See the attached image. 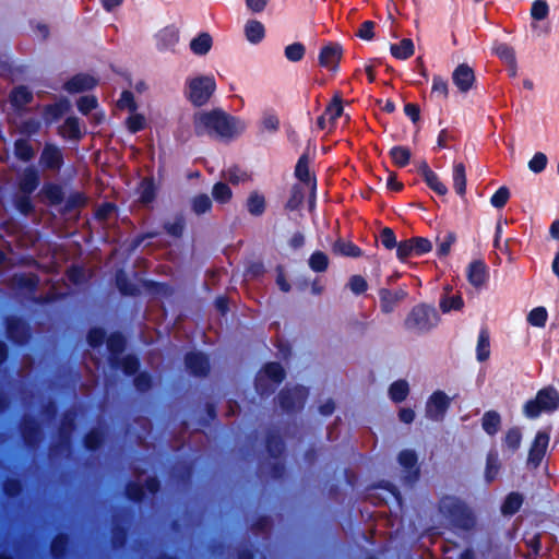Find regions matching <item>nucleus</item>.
I'll list each match as a JSON object with an SVG mask.
<instances>
[{
	"label": "nucleus",
	"instance_id": "56",
	"mask_svg": "<svg viewBox=\"0 0 559 559\" xmlns=\"http://www.w3.org/2000/svg\"><path fill=\"white\" fill-rule=\"evenodd\" d=\"M213 203L211 198L205 193H200L191 200V209L194 214L202 215L211 212Z\"/></svg>",
	"mask_w": 559,
	"mask_h": 559
},
{
	"label": "nucleus",
	"instance_id": "27",
	"mask_svg": "<svg viewBox=\"0 0 559 559\" xmlns=\"http://www.w3.org/2000/svg\"><path fill=\"white\" fill-rule=\"evenodd\" d=\"M156 47L159 51L173 49L179 41V32L175 26H166L156 36Z\"/></svg>",
	"mask_w": 559,
	"mask_h": 559
},
{
	"label": "nucleus",
	"instance_id": "25",
	"mask_svg": "<svg viewBox=\"0 0 559 559\" xmlns=\"http://www.w3.org/2000/svg\"><path fill=\"white\" fill-rule=\"evenodd\" d=\"M39 195L51 206L60 205L64 201L63 188L57 182L46 181L39 191Z\"/></svg>",
	"mask_w": 559,
	"mask_h": 559
},
{
	"label": "nucleus",
	"instance_id": "63",
	"mask_svg": "<svg viewBox=\"0 0 559 559\" xmlns=\"http://www.w3.org/2000/svg\"><path fill=\"white\" fill-rule=\"evenodd\" d=\"M153 377L147 371H139L133 376V385L140 393L148 392L153 386Z\"/></svg>",
	"mask_w": 559,
	"mask_h": 559
},
{
	"label": "nucleus",
	"instance_id": "52",
	"mask_svg": "<svg viewBox=\"0 0 559 559\" xmlns=\"http://www.w3.org/2000/svg\"><path fill=\"white\" fill-rule=\"evenodd\" d=\"M295 177L305 185L311 182L308 153H304L299 156L295 166Z\"/></svg>",
	"mask_w": 559,
	"mask_h": 559
},
{
	"label": "nucleus",
	"instance_id": "48",
	"mask_svg": "<svg viewBox=\"0 0 559 559\" xmlns=\"http://www.w3.org/2000/svg\"><path fill=\"white\" fill-rule=\"evenodd\" d=\"M129 527L123 523H115L111 527V545L115 549H121L127 545Z\"/></svg>",
	"mask_w": 559,
	"mask_h": 559
},
{
	"label": "nucleus",
	"instance_id": "38",
	"mask_svg": "<svg viewBox=\"0 0 559 559\" xmlns=\"http://www.w3.org/2000/svg\"><path fill=\"white\" fill-rule=\"evenodd\" d=\"M63 202L64 203L61 209V213L68 214L75 210L86 206V204L88 202V198L82 191H73L69 194V197L67 199H64Z\"/></svg>",
	"mask_w": 559,
	"mask_h": 559
},
{
	"label": "nucleus",
	"instance_id": "19",
	"mask_svg": "<svg viewBox=\"0 0 559 559\" xmlns=\"http://www.w3.org/2000/svg\"><path fill=\"white\" fill-rule=\"evenodd\" d=\"M407 297V292L399 288L394 292L388 288L379 290L380 308L383 313H391L396 308L397 304Z\"/></svg>",
	"mask_w": 559,
	"mask_h": 559
},
{
	"label": "nucleus",
	"instance_id": "57",
	"mask_svg": "<svg viewBox=\"0 0 559 559\" xmlns=\"http://www.w3.org/2000/svg\"><path fill=\"white\" fill-rule=\"evenodd\" d=\"M212 197L217 203L226 204L231 200L233 191L226 182L218 181L212 188Z\"/></svg>",
	"mask_w": 559,
	"mask_h": 559
},
{
	"label": "nucleus",
	"instance_id": "43",
	"mask_svg": "<svg viewBox=\"0 0 559 559\" xmlns=\"http://www.w3.org/2000/svg\"><path fill=\"white\" fill-rule=\"evenodd\" d=\"M390 51L394 58L406 60L415 52L414 43L411 38H403L399 44H392Z\"/></svg>",
	"mask_w": 559,
	"mask_h": 559
},
{
	"label": "nucleus",
	"instance_id": "59",
	"mask_svg": "<svg viewBox=\"0 0 559 559\" xmlns=\"http://www.w3.org/2000/svg\"><path fill=\"white\" fill-rule=\"evenodd\" d=\"M500 471V462L497 453H488L486 459L485 479L488 484L492 483Z\"/></svg>",
	"mask_w": 559,
	"mask_h": 559
},
{
	"label": "nucleus",
	"instance_id": "53",
	"mask_svg": "<svg viewBox=\"0 0 559 559\" xmlns=\"http://www.w3.org/2000/svg\"><path fill=\"white\" fill-rule=\"evenodd\" d=\"M329 263L328 254L320 250L312 252L308 260L309 267L317 273L325 272L329 267Z\"/></svg>",
	"mask_w": 559,
	"mask_h": 559
},
{
	"label": "nucleus",
	"instance_id": "47",
	"mask_svg": "<svg viewBox=\"0 0 559 559\" xmlns=\"http://www.w3.org/2000/svg\"><path fill=\"white\" fill-rule=\"evenodd\" d=\"M389 156L396 167L403 168L409 164L412 152L407 146L395 145L389 151Z\"/></svg>",
	"mask_w": 559,
	"mask_h": 559
},
{
	"label": "nucleus",
	"instance_id": "29",
	"mask_svg": "<svg viewBox=\"0 0 559 559\" xmlns=\"http://www.w3.org/2000/svg\"><path fill=\"white\" fill-rule=\"evenodd\" d=\"M493 53L512 70L511 75L516 74V56L512 46L507 43H498L493 47Z\"/></svg>",
	"mask_w": 559,
	"mask_h": 559
},
{
	"label": "nucleus",
	"instance_id": "37",
	"mask_svg": "<svg viewBox=\"0 0 559 559\" xmlns=\"http://www.w3.org/2000/svg\"><path fill=\"white\" fill-rule=\"evenodd\" d=\"M59 134L69 140H80L82 131L79 118L74 116L67 117L63 124L59 128Z\"/></svg>",
	"mask_w": 559,
	"mask_h": 559
},
{
	"label": "nucleus",
	"instance_id": "23",
	"mask_svg": "<svg viewBox=\"0 0 559 559\" xmlns=\"http://www.w3.org/2000/svg\"><path fill=\"white\" fill-rule=\"evenodd\" d=\"M466 275L469 284L479 288L488 281V267L483 260H474L468 264Z\"/></svg>",
	"mask_w": 559,
	"mask_h": 559
},
{
	"label": "nucleus",
	"instance_id": "55",
	"mask_svg": "<svg viewBox=\"0 0 559 559\" xmlns=\"http://www.w3.org/2000/svg\"><path fill=\"white\" fill-rule=\"evenodd\" d=\"M278 385H275L272 381L258 372L254 378V390L261 397H269L273 394Z\"/></svg>",
	"mask_w": 559,
	"mask_h": 559
},
{
	"label": "nucleus",
	"instance_id": "26",
	"mask_svg": "<svg viewBox=\"0 0 559 559\" xmlns=\"http://www.w3.org/2000/svg\"><path fill=\"white\" fill-rule=\"evenodd\" d=\"M115 285L122 296L136 297L141 294L139 286L130 281L123 269H118L116 271Z\"/></svg>",
	"mask_w": 559,
	"mask_h": 559
},
{
	"label": "nucleus",
	"instance_id": "13",
	"mask_svg": "<svg viewBox=\"0 0 559 559\" xmlns=\"http://www.w3.org/2000/svg\"><path fill=\"white\" fill-rule=\"evenodd\" d=\"M549 433L546 431H537L535 438L531 444L528 456H527V466L531 468H537L542 464L543 459L545 457L548 444H549Z\"/></svg>",
	"mask_w": 559,
	"mask_h": 559
},
{
	"label": "nucleus",
	"instance_id": "41",
	"mask_svg": "<svg viewBox=\"0 0 559 559\" xmlns=\"http://www.w3.org/2000/svg\"><path fill=\"white\" fill-rule=\"evenodd\" d=\"M213 45L212 36L209 33H200L190 41V49L197 56L206 55Z\"/></svg>",
	"mask_w": 559,
	"mask_h": 559
},
{
	"label": "nucleus",
	"instance_id": "36",
	"mask_svg": "<svg viewBox=\"0 0 559 559\" xmlns=\"http://www.w3.org/2000/svg\"><path fill=\"white\" fill-rule=\"evenodd\" d=\"M83 447L88 452H96L105 442V433L99 428H91L83 437Z\"/></svg>",
	"mask_w": 559,
	"mask_h": 559
},
{
	"label": "nucleus",
	"instance_id": "17",
	"mask_svg": "<svg viewBox=\"0 0 559 559\" xmlns=\"http://www.w3.org/2000/svg\"><path fill=\"white\" fill-rule=\"evenodd\" d=\"M452 81L457 90L465 94L472 90L476 81L475 72L467 63H461L454 69Z\"/></svg>",
	"mask_w": 559,
	"mask_h": 559
},
{
	"label": "nucleus",
	"instance_id": "12",
	"mask_svg": "<svg viewBox=\"0 0 559 559\" xmlns=\"http://www.w3.org/2000/svg\"><path fill=\"white\" fill-rule=\"evenodd\" d=\"M451 400L443 391L433 392L426 403V416L435 421L444 419Z\"/></svg>",
	"mask_w": 559,
	"mask_h": 559
},
{
	"label": "nucleus",
	"instance_id": "34",
	"mask_svg": "<svg viewBox=\"0 0 559 559\" xmlns=\"http://www.w3.org/2000/svg\"><path fill=\"white\" fill-rule=\"evenodd\" d=\"M246 209L254 217L262 216L266 210L265 197L258 191L250 192L246 201Z\"/></svg>",
	"mask_w": 559,
	"mask_h": 559
},
{
	"label": "nucleus",
	"instance_id": "18",
	"mask_svg": "<svg viewBox=\"0 0 559 559\" xmlns=\"http://www.w3.org/2000/svg\"><path fill=\"white\" fill-rule=\"evenodd\" d=\"M71 109L70 100L66 97H61L59 100L47 104L43 108V120L47 126L57 122Z\"/></svg>",
	"mask_w": 559,
	"mask_h": 559
},
{
	"label": "nucleus",
	"instance_id": "51",
	"mask_svg": "<svg viewBox=\"0 0 559 559\" xmlns=\"http://www.w3.org/2000/svg\"><path fill=\"white\" fill-rule=\"evenodd\" d=\"M409 393V385L405 380H396L389 388L390 399L394 403H401L406 400Z\"/></svg>",
	"mask_w": 559,
	"mask_h": 559
},
{
	"label": "nucleus",
	"instance_id": "64",
	"mask_svg": "<svg viewBox=\"0 0 559 559\" xmlns=\"http://www.w3.org/2000/svg\"><path fill=\"white\" fill-rule=\"evenodd\" d=\"M13 202L17 212L22 215L28 216L35 211V205L31 199V194H17Z\"/></svg>",
	"mask_w": 559,
	"mask_h": 559
},
{
	"label": "nucleus",
	"instance_id": "33",
	"mask_svg": "<svg viewBox=\"0 0 559 559\" xmlns=\"http://www.w3.org/2000/svg\"><path fill=\"white\" fill-rule=\"evenodd\" d=\"M259 372L275 385H280L286 378V371L278 361L265 362Z\"/></svg>",
	"mask_w": 559,
	"mask_h": 559
},
{
	"label": "nucleus",
	"instance_id": "35",
	"mask_svg": "<svg viewBox=\"0 0 559 559\" xmlns=\"http://www.w3.org/2000/svg\"><path fill=\"white\" fill-rule=\"evenodd\" d=\"M157 195V188L153 177H145L140 182L139 187V202L142 204H150L155 201Z\"/></svg>",
	"mask_w": 559,
	"mask_h": 559
},
{
	"label": "nucleus",
	"instance_id": "61",
	"mask_svg": "<svg viewBox=\"0 0 559 559\" xmlns=\"http://www.w3.org/2000/svg\"><path fill=\"white\" fill-rule=\"evenodd\" d=\"M107 337L104 328L93 326L87 331L86 342L92 348H98L106 342Z\"/></svg>",
	"mask_w": 559,
	"mask_h": 559
},
{
	"label": "nucleus",
	"instance_id": "11",
	"mask_svg": "<svg viewBox=\"0 0 559 559\" xmlns=\"http://www.w3.org/2000/svg\"><path fill=\"white\" fill-rule=\"evenodd\" d=\"M20 433L25 447H27L28 449H35L40 440V423L35 416H23L20 425Z\"/></svg>",
	"mask_w": 559,
	"mask_h": 559
},
{
	"label": "nucleus",
	"instance_id": "54",
	"mask_svg": "<svg viewBox=\"0 0 559 559\" xmlns=\"http://www.w3.org/2000/svg\"><path fill=\"white\" fill-rule=\"evenodd\" d=\"M304 200V188L300 185L295 183L290 189L289 198L285 204V209L290 212L297 211L302 205Z\"/></svg>",
	"mask_w": 559,
	"mask_h": 559
},
{
	"label": "nucleus",
	"instance_id": "44",
	"mask_svg": "<svg viewBox=\"0 0 559 559\" xmlns=\"http://www.w3.org/2000/svg\"><path fill=\"white\" fill-rule=\"evenodd\" d=\"M523 496L519 492L512 491L507 495L501 504V513L503 515H514L523 504Z\"/></svg>",
	"mask_w": 559,
	"mask_h": 559
},
{
	"label": "nucleus",
	"instance_id": "10",
	"mask_svg": "<svg viewBox=\"0 0 559 559\" xmlns=\"http://www.w3.org/2000/svg\"><path fill=\"white\" fill-rule=\"evenodd\" d=\"M185 366L190 374L199 378H205L211 371L209 356L200 350H191L185 355Z\"/></svg>",
	"mask_w": 559,
	"mask_h": 559
},
{
	"label": "nucleus",
	"instance_id": "6",
	"mask_svg": "<svg viewBox=\"0 0 559 559\" xmlns=\"http://www.w3.org/2000/svg\"><path fill=\"white\" fill-rule=\"evenodd\" d=\"M308 395L309 390L305 385L285 386L277 394L278 405L283 412L295 414L304 409Z\"/></svg>",
	"mask_w": 559,
	"mask_h": 559
},
{
	"label": "nucleus",
	"instance_id": "32",
	"mask_svg": "<svg viewBox=\"0 0 559 559\" xmlns=\"http://www.w3.org/2000/svg\"><path fill=\"white\" fill-rule=\"evenodd\" d=\"M10 103L15 109L31 104L34 99L32 91L25 85H19L12 88L10 92Z\"/></svg>",
	"mask_w": 559,
	"mask_h": 559
},
{
	"label": "nucleus",
	"instance_id": "60",
	"mask_svg": "<svg viewBox=\"0 0 559 559\" xmlns=\"http://www.w3.org/2000/svg\"><path fill=\"white\" fill-rule=\"evenodd\" d=\"M142 286L146 289L147 293L152 295H162L168 296L171 294V287L168 283L157 282L153 280H143Z\"/></svg>",
	"mask_w": 559,
	"mask_h": 559
},
{
	"label": "nucleus",
	"instance_id": "15",
	"mask_svg": "<svg viewBox=\"0 0 559 559\" xmlns=\"http://www.w3.org/2000/svg\"><path fill=\"white\" fill-rule=\"evenodd\" d=\"M342 57V46L338 43H329L320 49L318 60L320 67L337 72Z\"/></svg>",
	"mask_w": 559,
	"mask_h": 559
},
{
	"label": "nucleus",
	"instance_id": "3",
	"mask_svg": "<svg viewBox=\"0 0 559 559\" xmlns=\"http://www.w3.org/2000/svg\"><path fill=\"white\" fill-rule=\"evenodd\" d=\"M439 322V314L433 306L419 304L414 306L404 320V328L416 334H424Z\"/></svg>",
	"mask_w": 559,
	"mask_h": 559
},
{
	"label": "nucleus",
	"instance_id": "46",
	"mask_svg": "<svg viewBox=\"0 0 559 559\" xmlns=\"http://www.w3.org/2000/svg\"><path fill=\"white\" fill-rule=\"evenodd\" d=\"M501 426V417L497 411H487L481 418V427L489 436H495Z\"/></svg>",
	"mask_w": 559,
	"mask_h": 559
},
{
	"label": "nucleus",
	"instance_id": "30",
	"mask_svg": "<svg viewBox=\"0 0 559 559\" xmlns=\"http://www.w3.org/2000/svg\"><path fill=\"white\" fill-rule=\"evenodd\" d=\"M265 449L267 454L273 459H278L284 450H285V443L276 430H270L265 436Z\"/></svg>",
	"mask_w": 559,
	"mask_h": 559
},
{
	"label": "nucleus",
	"instance_id": "42",
	"mask_svg": "<svg viewBox=\"0 0 559 559\" xmlns=\"http://www.w3.org/2000/svg\"><path fill=\"white\" fill-rule=\"evenodd\" d=\"M453 188L460 197L466 193V169L463 163H455L452 171Z\"/></svg>",
	"mask_w": 559,
	"mask_h": 559
},
{
	"label": "nucleus",
	"instance_id": "4",
	"mask_svg": "<svg viewBox=\"0 0 559 559\" xmlns=\"http://www.w3.org/2000/svg\"><path fill=\"white\" fill-rule=\"evenodd\" d=\"M215 91L216 82L212 75H199L186 81L185 96L194 107L206 105Z\"/></svg>",
	"mask_w": 559,
	"mask_h": 559
},
{
	"label": "nucleus",
	"instance_id": "5",
	"mask_svg": "<svg viewBox=\"0 0 559 559\" xmlns=\"http://www.w3.org/2000/svg\"><path fill=\"white\" fill-rule=\"evenodd\" d=\"M559 408V393L554 386L540 389L535 399L524 404V414L528 418H537L543 412L552 413Z\"/></svg>",
	"mask_w": 559,
	"mask_h": 559
},
{
	"label": "nucleus",
	"instance_id": "62",
	"mask_svg": "<svg viewBox=\"0 0 559 559\" xmlns=\"http://www.w3.org/2000/svg\"><path fill=\"white\" fill-rule=\"evenodd\" d=\"M186 221L182 215H177L174 222L164 223V230L174 238H181L185 231Z\"/></svg>",
	"mask_w": 559,
	"mask_h": 559
},
{
	"label": "nucleus",
	"instance_id": "50",
	"mask_svg": "<svg viewBox=\"0 0 559 559\" xmlns=\"http://www.w3.org/2000/svg\"><path fill=\"white\" fill-rule=\"evenodd\" d=\"M15 285L19 289H25L33 294L39 284V276L35 273L20 274L14 277Z\"/></svg>",
	"mask_w": 559,
	"mask_h": 559
},
{
	"label": "nucleus",
	"instance_id": "45",
	"mask_svg": "<svg viewBox=\"0 0 559 559\" xmlns=\"http://www.w3.org/2000/svg\"><path fill=\"white\" fill-rule=\"evenodd\" d=\"M13 153L14 156L22 162H29L34 155L35 151L32 144L27 139H16L13 144Z\"/></svg>",
	"mask_w": 559,
	"mask_h": 559
},
{
	"label": "nucleus",
	"instance_id": "7",
	"mask_svg": "<svg viewBox=\"0 0 559 559\" xmlns=\"http://www.w3.org/2000/svg\"><path fill=\"white\" fill-rule=\"evenodd\" d=\"M162 489V481L157 476H148L143 484L129 480L124 486L126 498L133 503H142L146 498V492L155 497Z\"/></svg>",
	"mask_w": 559,
	"mask_h": 559
},
{
	"label": "nucleus",
	"instance_id": "16",
	"mask_svg": "<svg viewBox=\"0 0 559 559\" xmlns=\"http://www.w3.org/2000/svg\"><path fill=\"white\" fill-rule=\"evenodd\" d=\"M98 80L88 73H78L71 76L64 84L63 90L69 94L83 93L94 90Z\"/></svg>",
	"mask_w": 559,
	"mask_h": 559
},
{
	"label": "nucleus",
	"instance_id": "49",
	"mask_svg": "<svg viewBox=\"0 0 559 559\" xmlns=\"http://www.w3.org/2000/svg\"><path fill=\"white\" fill-rule=\"evenodd\" d=\"M2 490L7 498L15 499L20 497L24 490L23 480L19 477H7L2 484Z\"/></svg>",
	"mask_w": 559,
	"mask_h": 559
},
{
	"label": "nucleus",
	"instance_id": "58",
	"mask_svg": "<svg viewBox=\"0 0 559 559\" xmlns=\"http://www.w3.org/2000/svg\"><path fill=\"white\" fill-rule=\"evenodd\" d=\"M343 102L340 95H335L332 102L325 107L324 115L328 117L329 122L333 126L335 121L343 115Z\"/></svg>",
	"mask_w": 559,
	"mask_h": 559
},
{
	"label": "nucleus",
	"instance_id": "21",
	"mask_svg": "<svg viewBox=\"0 0 559 559\" xmlns=\"http://www.w3.org/2000/svg\"><path fill=\"white\" fill-rule=\"evenodd\" d=\"M127 337L120 331L111 332L106 340V347L108 350V364L116 361L121 357L127 348Z\"/></svg>",
	"mask_w": 559,
	"mask_h": 559
},
{
	"label": "nucleus",
	"instance_id": "14",
	"mask_svg": "<svg viewBox=\"0 0 559 559\" xmlns=\"http://www.w3.org/2000/svg\"><path fill=\"white\" fill-rule=\"evenodd\" d=\"M39 164L44 169L58 171L64 164L62 150L52 143H46L39 157Z\"/></svg>",
	"mask_w": 559,
	"mask_h": 559
},
{
	"label": "nucleus",
	"instance_id": "9",
	"mask_svg": "<svg viewBox=\"0 0 559 559\" xmlns=\"http://www.w3.org/2000/svg\"><path fill=\"white\" fill-rule=\"evenodd\" d=\"M75 417V413L71 409L63 413L58 428V442L52 445V451L61 452L70 448L72 433L76 427Z\"/></svg>",
	"mask_w": 559,
	"mask_h": 559
},
{
	"label": "nucleus",
	"instance_id": "8",
	"mask_svg": "<svg viewBox=\"0 0 559 559\" xmlns=\"http://www.w3.org/2000/svg\"><path fill=\"white\" fill-rule=\"evenodd\" d=\"M7 338L16 346H25L32 338L29 323L20 316L10 314L4 318Z\"/></svg>",
	"mask_w": 559,
	"mask_h": 559
},
{
	"label": "nucleus",
	"instance_id": "40",
	"mask_svg": "<svg viewBox=\"0 0 559 559\" xmlns=\"http://www.w3.org/2000/svg\"><path fill=\"white\" fill-rule=\"evenodd\" d=\"M490 356V335L486 326L481 328L478 334L476 357L477 360L486 361Z\"/></svg>",
	"mask_w": 559,
	"mask_h": 559
},
{
	"label": "nucleus",
	"instance_id": "2",
	"mask_svg": "<svg viewBox=\"0 0 559 559\" xmlns=\"http://www.w3.org/2000/svg\"><path fill=\"white\" fill-rule=\"evenodd\" d=\"M439 511L455 530L471 532L476 527L477 518L475 512L459 497L443 496L439 500Z\"/></svg>",
	"mask_w": 559,
	"mask_h": 559
},
{
	"label": "nucleus",
	"instance_id": "24",
	"mask_svg": "<svg viewBox=\"0 0 559 559\" xmlns=\"http://www.w3.org/2000/svg\"><path fill=\"white\" fill-rule=\"evenodd\" d=\"M112 370H121L124 376L133 377L140 371L141 362L136 355L127 354L108 364Z\"/></svg>",
	"mask_w": 559,
	"mask_h": 559
},
{
	"label": "nucleus",
	"instance_id": "20",
	"mask_svg": "<svg viewBox=\"0 0 559 559\" xmlns=\"http://www.w3.org/2000/svg\"><path fill=\"white\" fill-rule=\"evenodd\" d=\"M399 463L407 471V480L415 483L419 479L418 456L414 450H402L397 456Z\"/></svg>",
	"mask_w": 559,
	"mask_h": 559
},
{
	"label": "nucleus",
	"instance_id": "39",
	"mask_svg": "<svg viewBox=\"0 0 559 559\" xmlns=\"http://www.w3.org/2000/svg\"><path fill=\"white\" fill-rule=\"evenodd\" d=\"M245 35L251 44H259L265 36L264 25L258 20H250L245 25Z\"/></svg>",
	"mask_w": 559,
	"mask_h": 559
},
{
	"label": "nucleus",
	"instance_id": "22",
	"mask_svg": "<svg viewBox=\"0 0 559 559\" xmlns=\"http://www.w3.org/2000/svg\"><path fill=\"white\" fill-rule=\"evenodd\" d=\"M40 175L36 167L27 166L19 180L17 187L21 193L31 194L39 187Z\"/></svg>",
	"mask_w": 559,
	"mask_h": 559
},
{
	"label": "nucleus",
	"instance_id": "1",
	"mask_svg": "<svg viewBox=\"0 0 559 559\" xmlns=\"http://www.w3.org/2000/svg\"><path fill=\"white\" fill-rule=\"evenodd\" d=\"M245 124L221 108L199 111L193 115V130L197 136L215 135L219 139H233L240 134Z\"/></svg>",
	"mask_w": 559,
	"mask_h": 559
},
{
	"label": "nucleus",
	"instance_id": "31",
	"mask_svg": "<svg viewBox=\"0 0 559 559\" xmlns=\"http://www.w3.org/2000/svg\"><path fill=\"white\" fill-rule=\"evenodd\" d=\"M332 252L336 255L349 258H359L364 253V251L353 241L344 240L342 238H338L333 242Z\"/></svg>",
	"mask_w": 559,
	"mask_h": 559
},
{
	"label": "nucleus",
	"instance_id": "28",
	"mask_svg": "<svg viewBox=\"0 0 559 559\" xmlns=\"http://www.w3.org/2000/svg\"><path fill=\"white\" fill-rule=\"evenodd\" d=\"M70 535L60 532L53 536L50 543V554L53 559H64L70 550Z\"/></svg>",
	"mask_w": 559,
	"mask_h": 559
}]
</instances>
